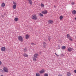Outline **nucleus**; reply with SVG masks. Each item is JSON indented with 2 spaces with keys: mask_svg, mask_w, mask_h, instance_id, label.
<instances>
[{
  "mask_svg": "<svg viewBox=\"0 0 76 76\" xmlns=\"http://www.w3.org/2000/svg\"><path fill=\"white\" fill-rule=\"evenodd\" d=\"M58 76H63L62 75H58Z\"/></svg>",
  "mask_w": 76,
  "mask_h": 76,
  "instance_id": "35",
  "label": "nucleus"
},
{
  "mask_svg": "<svg viewBox=\"0 0 76 76\" xmlns=\"http://www.w3.org/2000/svg\"><path fill=\"white\" fill-rule=\"evenodd\" d=\"M39 56V54H38V53H35L34 55V57L35 58H38V56Z\"/></svg>",
  "mask_w": 76,
  "mask_h": 76,
  "instance_id": "8",
  "label": "nucleus"
},
{
  "mask_svg": "<svg viewBox=\"0 0 76 76\" xmlns=\"http://www.w3.org/2000/svg\"><path fill=\"white\" fill-rule=\"evenodd\" d=\"M39 73L40 74H42L45 73V70L44 69H42L41 71H39Z\"/></svg>",
  "mask_w": 76,
  "mask_h": 76,
  "instance_id": "5",
  "label": "nucleus"
},
{
  "mask_svg": "<svg viewBox=\"0 0 76 76\" xmlns=\"http://www.w3.org/2000/svg\"><path fill=\"white\" fill-rule=\"evenodd\" d=\"M5 7V4L4 3H2L1 4V7Z\"/></svg>",
  "mask_w": 76,
  "mask_h": 76,
  "instance_id": "13",
  "label": "nucleus"
},
{
  "mask_svg": "<svg viewBox=\"0 0 76 76\" xmlns=\"http://www.w3.org/2000/svg\"><path fill=\"white\" fill-rule=\"evenodd\" d=\"M34 44V45H35V44Z\"/></svg>",
  "mask_w": 76,
  "mask_h": 76,
  "instance_id": "37",
  "label": "nucleus"
},
{
  "mask_svg": "<svg viewBox=\"0 0 76 76\" xmlns=\"http://www.w3.org/2000/svg\"><path fill=\"white\" fill-rule=\"evenodd\" d=\"M43 45V47L44 48H46V46H45V45Z\"/></svg>",
  "mask_w": 76,
  "mask_h": 76,
  "instance_id": "29",
  "label": "nucleus"
},
{
  "mask_svg": "<svg viewBox=\"0 0 76 76\" xmlns=\"http://www.w3.org/2000/svg\"><path fill=\"white\" fill-rule=\"evenodd\" d=\"M49 23H50L51 24H53V21L51 20H49L48 21Z\"/></svg>",
  "mask_w": 76,
  "mask_h": 76,
  "instance_id": "7",
  "label": "nucleus"
},
{
  "mask_svg": "<svg viewBox=\"0 0 76 76\" xmlns=\"http://www.w3.org/2000/svg\"><path fill=\"white\" fill-rule=\"evenodd\" d=\"M33 61H37V58H35L34 57H33Z\"/></svg>",
  "mask_w": 76,
  "mask_h": 76,
  "instance_id": "17",
  "label": "nucleus"
},
{
  "mask_svg": "<svg viewBox=\"0 0 76 76\" xmlns=\"http://www.w3.org/2000/svg\"><path fill=\"white\" fill-rule=\"evenodd\" d=\"M31 18L32 19L36 20L37 19V16L36 15L34 14L32 15Z\"/></svg>",
  "mask_w": 76,
  "mask_h": 76,
  "instance_id": "1",
  "label": "nucleus"
},
{
  "mask_svg": "<svg viewBox=\"0 0 76 76\" xmlns=\"http://www.w3.org/2000/svg\"><path fill=\"white\" fill-rule=\"evenodd\" d=\"M1 51H6V48L5 47H2L1 49Z\"/></svg>",
  "mask_w": 76,
  "mask_h": 76,
  "instance_id": "6",
  "label": "nucleus"
},
{
  "mask_svg": "<svg viewBox=\"0 0 76 76\" xmlns=\"http://www.w3.org/2000/svg\"><path fill=\"white\" fill-rule=\"evenodd\" d=\"M66 36L67 37V38H70V35H69V34H67L66 35Z\"/></svg>",
  "mask_w": 76,
  "mask_h": 76,
  "instance_id": "24",
  "label": "nucleus"
},
{
  "mask_svg": "<svg viewBox=\"0 0 76 76\" xmlns=\"http://www.w3.org/2000/svg\"><path fill=\"white\" fill-rule=\"evenodd\" d=\"M2 64V62H1V61H0V65H1Z\"/></svg>",
  "mask_w": 76,
  "mask_h": 76,
  "instance_id": "32",
  "label": "nucleus"
},
{
  "mask_svg": "<svg viewBox=\"0 0 76 76\" xmlns=\"http://www.w3.org/2000/svg\"><path fill=\"white\" fill-rule=\"evenodd\" d=\"M31 45H34V43H32L31 44Z\"/></svg>",
  "mask_w": 76,
  "mask_h": 76,
  "instance_id": "36",
  "label": "nucleus"
},
{
  "mask_svg": "<svg viewBox=\"0 0 76 76\" xmlns=\"http://www.w3.org/2000/svg\"><path fill=\"white\" fill-rule=\"evenodd\" d=\"M23 56L24 57H28V55H27L26 53H24Z\"/></svg>",
  "mask_w": 76,
  "mask_h": 76,
  "instance_id": "15",
  "label": "nucleus"
},
{
  "mask_svg": "<svg viewBox=\"0 0 76 76\" xmlns=\"http://www.w3.org/2000/svg\"><path fill=\"white\" fill-rule=\"evenodd\" d=\"M63 16H60L59 19L60 20H62V19H63Z\"/></svg>",
  "mask_w": 76,
  "mask_h": 76,
  "instance_id": "21",
  "label": "nucleus"
},
{
  "mask_svg": "<svg viewBox=\"0 0 76 76\" xmlns=\"http://www.w3.org/2000/svg\"><path fill=\"white\" fill-rule=\"evenodd\" d=\"M44 76H48V74L45 73L44 75Z\"/></svg>",
  "mask_w": 76,
  "mask_h": 76,
  "instance_id": "27",
  "label": "nucleus"
},
{
  "mask_svg": "<svg viewBox=\"0 0 76 76\" xmlns=\"http://www.w3.org/2000/svg\"><path fill=\"white\" fill-rule=\"evenodd\" d=\"M42 13L43 14H47V10H45L42 12Z\"/></svg>",
  "mask_w": 76,
  "mask_h": 76,
  "instance_id": "9",
  "label": "nucleus"
},
{
  "mask_svg": "<svg viewBox=\"0 0 76 76\" xmlns=\"http://www.w3.org/2000/svg\"><path fill=\"white\" fill-rule=\"evenodd\" d=\"M71 4H72V5H73V4H75V3L74 2H72L71 3Z\"/></svg>",
  "mask_w": 76,
  "mask_h": 76,
  "instance_id": "30",
  "label": "nucleus"
},
{
  "mask_svg": "<svg viewBox=\"0 0 76 76\" xmlns=\"http://www.w3.org/2000/svg\"><path fill=\"white\" fill-rule=\"evenodd\" d=\"M48 39L49 41H50L51 39V37L48 36Z\"/></svg>",
  "mask_w": 76,
  "mask_h": 76,
  "instance_id": "23",
  "label": "nucleus"
},
{
  "mask_svg": "<svg viewBox=\"0 0 76 76\" xmlns=\"http://www.w3.org/2000/svg\"><path fill=\"white\" fill-rule=\"evenodd\" d=\"M18 19H19L18 18H15L14 20H15V21H16V22H17V21H18Z\"/></svg>",
  "mask_w": 76,
  "mask_h": 76,
  "instance_id": "16",
  "label": "nucleus"
},
{
  "mask_svg": "<svg viewBox=\"0 0 76 76\" xmlns=\"http://www.w3.org/2000/svg\"><path fill=\"white\" fill-rule=\"evenodd\" d=\"M72 15H75L76 14V11L75 10H73L72 12Z\"/></svg>",
  "mask_w": 76,
  "mask_h": 76,
  "instance_id": "10",
  "label": "nucleus"
},
{
  "mask_svg": "<svg viewBox=\"0 0 76 76\" xmlns=\"http://www.w3.org/2000/svg\"><path fill=\"white\" fill-rule=\"evenodd\" d=\"M26 39H28L29 38V35L28 34H27L26 35Z\"/></svg>",
  "mask_w": 76,
  "mask_h": 76,
  "instance_id": "14",
  "label": "nucleus"
},
{
  "mask_svg": "<svg viewBox=\"0 0 76 76\" xmlns=\"http://www.w3.org/2000/svg\"><path fill=\"white\" fill-rule=\"evenodd\" d=\"M3 70L4 72H6V73H7L9 72V70L6 67H4L3 68Z\"/></svg>",
  "mask_w": 76,
  "mask_h": 76,
  "instance_id": "3",
  "label": "nucleus"
},
{
  "mask_svg": "<svg viewBox=\"0 0 76 76\" xmlns=\"http://www.w3.org/2000/svg\"><path fill=\"white\" fill-rule=\"evenodd\" d=\"M66 47L65 46H63L62 47V50H64V49H66Z\"/></svg>",
  "mask_w": 76,
  "mask_h": 76,
  "instance_id": "19",
  "label": "nucleus"
},
{
  "mask_svg": "<svg viewBox=\"0 0 76 76\" xmlns=\"http://www.w3.org/2000/svg\"><path fill=\"white\" fill-rule=\"evenodd\" d=\"M69 40L70 41H73V40H72V38H71V37H69Z\"/></svg>",
  "mask_w": 76,
  "mask_h": 76,
  "instance_id": "28",
  "label": "nucleus"
},
{
  "mask_svg": "<svg viewBox=\"0 0 76 76\" xmlns=\"http://www.w3.org/2000/svg\"><path fill=\"white\" fill-rule=\"evenodd\" d=\"M30 4H32V1L31 0H28Z\"/></svg>",
  "mask_w": 76,
  "mask_h": 76,
  "instance_id": "18",
  "label": "nucleus"
},
{
  "mask_svg": "<svg viewBox=\"0 0 76 76\" xmlns=\"http://www.w3.org/2000/svg\"><path fill=\"white\" fill-rule=\"evenodd\" d=\"M67 76H71V73L70 72H67Z\"/></svg>",
  "mask_w": 76,
  "mask_h": 76,
  "instance_id": "12",
  "label": "nucleus"
},
{
  "mask_svg": "<svg viewBox=\"0 0 76 76\" xmlns=\"http://www.w3.org/2000/svg\"><path fill=\"white\" fill-rule=\"evenodd\" d=\"M13 5L12 6V8L14 9H16V5H17V4L16 2H13Z\"/></svg>",
  "mask_w": 76,
  "mask_h": 76,
  "instance_id": "2",
  "label": "nucleus"
},
{
  "mask_svg": "<svg viewBox=\"0 0 76 76\" xmlns=\"http://www.w3.org/2000/svg\"><path fill=\"white\" fill-rule=\"evenodd\" d=\"M46 43L45 42H44L43 43V45H45Z\"/></svg>",
  "mask_w": 76,
  "mask_h": 76,
  "instance_id": "31",
  "label": "nucleus"
},
{
  "mask_svg": "<svg viewBox=\"0 0 76 76\" xmlns=\"http://www.w3.org/2000/svg\"><path fill=\"white\" fill-rule=\"evenodd\" d=\"M68 50L69 52L72 51L73 50V48L69 47L68 49Z\"/></svg>",
  "mask_w": 76,
  "mask_h": 76,
  "instance_id": "11",
  "label": "nucleus"
},
{
  "mask_svg": "<svg viewBox=\"0 0 76 76\" xmlns=\"http://www.w3.org/2000/svg\"><path fill=\"white\" fill-rule=\"evenodd\" d=\"M18 39L19 41H21V42H23V38L22 37L20 36L18 37Z\"/></svg>",
  "mask_w": 76,
  "mask_h": 76,
  "instance_id": "4",
  "label": "nucleus"
},
{
  "mask_svg": "<svg viewBox=\"0 0 76 76\" xmlns=\"http://www.w3.org/2000/svg\"><path fill=\"white\" fill-rule=\"evenodd\" d=\"M41 6L42 7H44V4L42 3H41Z\"/></svg>",
  "mask_w": 76,
  "mask_h": 76,
  "instance_id": "22",
  "label": "nucleus"
},
{
  "mask_svg": "<svg viewBox=\"0 0 76 76\" xmlns=\"http://www.w3.org/2000/svg\"><path fill=\"white\" fill-rule=\"evenodd\" d=\"M74 72H75V73H76V69L74 70Z\"/></svg>",
  "mask_w": 76,
  "mask_h": 76,
  "instance_id": "34",
  "label": "nucleus"
},
{
  "mask_svg": "<svg viewBox=\"0 0 76 76\" xmlns=\"http://www.w3.org/2000/svg\"><path fill=\"white\" fill-rule=\"evenodd\" d=\"M36 76H40V74H39V73H37L36 74Z\"/></svg>",
  "mask_w": 76,
  "mask_h": 76,
  "instance_id": "20",
  "label": "nucleus"
},
{
  "mask_svg": "<svg viewBox=\"0 0 76 76\" xmlns=\"http://www.w3.org/2000/svg\"><path fill=\"white\" fill-rule=\"evenodd\" d=\"M39 15L40 16H43V15L42 14H41V13H40Z\"/></svg>",
  "mask_w": 76,
  "mask_h": 76,
  "instance_id": "25",
  "label": "nucleus"
},
{
  "mask_svg": "<svg viewBox=\"0 0 76 76\" xmlns=\"http://www.w3.org/2000/svg\"><path fill=\"white\" fill-rule=\"evenodd\" d=\"M55 54H56V56H59V55H58L57 54V53H55Z\"/></svg>",
  "mask_w": 76,
  "mask_h": 76,
  "instance_id": "33",
  "label": "nucleus"
},
{
  "mask_svg": "<svg viewBox=\"0 0 76 76\" xmlns=\"http://www.w3.org/2000/svg\"><path fill=\"white\" fill-rule=\"evenodd\" d=\"M27 50H26V49L25 48H24V52H26V51Z\"/></svg>",
  "mask_w": 76,
  "mask_h": 76,
  "instance_id": "26",
  "label": "nucleus"
}]
</instances>
